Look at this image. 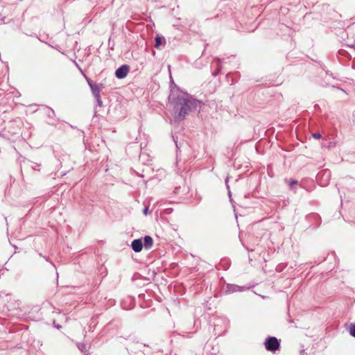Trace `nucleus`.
Wrapping results in <instances>:
<instances>
[{"instance_id":"f257e3e1","label":"nucleus","mask_w":355,"mask_h":355,"mask_svg":"<svg viewBox=\"0 0 355 355\" xmlns=\"http://www.w3.org/2000/svg\"><path fill=\"white\" fill-rule=\"evenodd\" d=\"M168 102L173 107L175 121H182L189 112L201 107L202 102L191 96L187 92H183L180 88L171 89L168 96Z\"/></svg>"},{"instance_id":"f03ea898","label":"nucleus","mask_w":355,"mask_h":355,"mask_svg":"<svg viewBox=\"0 0 355 355\" xmlns=\"http://www.w3.org/2000/svg\"><path fill=\"white\" fill-rule=\"evenodd\" d=\"M264 346L267 351L275 352L280 349V340L274 336H268L265 340Z\"/></svg>"},{"instance_id":"7ed1b4c3","label":"nucleus","mask_w":355,"mask_h":355,"mask_svg":"<svg viewBox=\"0 0 355 355\" xmlns=\"http://www.w3.org/2000/svg\"><path fill=\"white\" fill-rule=\"evenodd\" d=\"M130 71V67L128 64H123L115 71V76L119 79L125 78Z\"/></svg>"},{"instance_id":"20e7f679","label":"nucleus","mask_w":355,"mask_h":355,"mask_svg":"<svg viewBox=\"0 0 355 355\" xmlns=\"http://www.w3.org/2000/svg\"><path fill=\"white\" fill-rule=\"evenodd\" d=\"M246 288H245L244 286H238L236 284H228L227 285L226 293H236V292H242V291H245Z\"/></svg>"},{"instance_id":"39448f33","label":"nucleus","mask_w":355,"mask_h":355,"mask_svg":"<svg viewBox=\"0 0 355 355\" xmlns=\"http://www.w3.org/2000/svg\"><path fill=\"white\" fill-rule=\"evenodd\" d=\"M131 247H132V249L135 252H139L142 250V248H143V241H142V239H134L132 241V243H131Z\"/></svg>"},{"instance_id":"423d86ee","label":"nucleus","mask_w":355,"mask_h":355,"mask_svg":"<svg viewBox=\"0 0 355 355\" xmlns=\"http://www.w3.org/2000/svg\"><path fill=\"white\" fill-rule=\"evenodd\" d=\"M320 177H324V183H321V184L322 186L326 185L327 184V182H329V180H330V177H331V172H330V171L325 170V171H322L319 172L318 173L317 176H316L317 180H319V178Z\"/></svg>"},{"instance_id":"0eeeda50","label":"nucleus","mask_w":355,"mask_h":355,"mask_svg":"<svg viewBox=\"0 0 355 355\" xmlns=\"http://www.w3.org/2000/svg\"><path fill=\"white\" fill-rule=\"evenodd\" d=\"M166 44V39L163 36L157 35L155 37V45L156 49H159L161 46H164Z\"/></svg>"},{"instance_id":"6e6552de","label":"nucleus","mask_w":355,"mask_h":355,"mask_svg":"<svg viewBox=\"0 0 355 355\" xmlns=\"http://www.w3.org/2000/svg\"><path fill=\"white\" fill-rule=\"evenodd\" d=\"M153 239L150 236L146 235L144 237L143 247L149 250L153 247Z\"/></svg>"},{"instance_id":"1a4fd4ad","label":"nucleus","mask_w":355,"mask_h":355,"mask_svg":"<svg viewBox=\"0 0 355 355\" xmlns=\"http://www.w3.org/2000/svg\"><path fill=\"white\" fill-rule=\"evenodd\" d=\"M102 88H103V84H97V83H96L93 86L91 85V87H90L92 94H96V93H100Z\"/></svg>"},{"instance_id":"9d476101","label":"nucleus","mask_w":355,"mask_h":355,"mask_svg":"<svg viewBox=\"0 0 355 355\" xmlns=\"http://www.w3.org/2000/svg\"><path fill=\"white\" fill-rule=\"evenodd\" d=\"M77 347L78 349L83 352L85 355H88V351L87 349V345L84 343H78Z\"/></svg>"},{"instance_id":"9b49d317","label":"nucleus","mask_w":355,"mask_h":355,"mask_svg":"<svg viewBox=\"0 0 355 355\" xmlns=\"http://www.w3.org/2000/svg\"><path fill=\"white\" fill-rule=\"evenodd\" d=\"M215 60H216L218 62V64H217V67H216V70L212 72V76L214 77L218 76L222 70V66L220 63V59L215 58Z\"/></svg>"},{"instance_id":"f8f14e48","label":"nucleus","mask_w":355,"mask_h":355,"mask_svg":"<svg viewBox=\"0 0 355 355\" xmlns=\"http://www.w3.org/2000/svg\"><path fill=\"white\" fill-rule=\"evenodd\" d=\"M30 162V167L33 170L37 171H40V164L35 163V162Z\"/></svg>"},{"instance_id":"ddd939ff","label":"nucleus","mask_w":355,"mask_h":355,"mask_svg":"<svg viewBox=\"0 0 355 355\" xmlns=\"http://www.w3.org/2000/svg\"><path fill=\"white\" fill-rule=\"evenodd\" d=\"M46 114L50 118H53L55 116V112L50 107H46Z\"/></svg>"},{"instance_id":"4468645a","label":"nucleus","mask_w":355,"mask_h":355,"mask_svg":"<svg viewBox=\"0 0 355 355\" xmlns=\"http://www.w3.org/2000/svg\"><path fill=\"white\" fill-rule=\"evenodd\" d=\"M349 334L355 338V324H350L349 328Z\"/></svg>"},{"instance_id":"2eb2a0df","label":"nucleus","mask_w":355,"mask_h":355,"mask_svg":"<svg viewBox=\"0 0 355 355\" xmlns=\"http://www.w3.org/2000/svg\"><path fill=\"white\" fill-rule=\"evenodd\" d=\"M287 266V263H279L277 266L276 267V270L277 272H282L284 268H285Z\"/></svg>"},{"instance_id":"dca6fc26","label":"nucleus","mask_w":355,"mask_h":355,"mask_svg":"<svg viewBox=\"0 0 355 355\" xmlns=\"http://www.w3.org/2000/svg\"><path fill=\"white\" fill-rule=\"evenodd\" d=\"M170 88H171V89H174V90H177L178 88H179L176 84L174 83L172 77L171 76V82H170Z\"/></svg>"},{"instance_id":"f3484780","label":"nucleus","mask_w":355,"mask_h":355,"mask_svg":"<svg viewBox=\"0 0 355 355\" xmlns=\"http://www.w3.org/2000/svg\"><path fill=\"white\" fill-rule=\"evenodd\" d=\"M298 184V181L296 180H291V181L289 182L288 185L291 189H293L294 185Z\"/></svg>"},{"instance_id":"a211bd4d","label":"nucleus","mask_w":355,"mask_h":355,"mask_svg":"<svg viewBox=\"0 0 355 355\" xmlns=\"http://www.w3.org/2000/svg\"><path fill=\"white\" fill-rule=\"evenodd\" d=\"M312 137L314 138V139H318L320 138H321V134L319 133V132H315V133H313L312 134Z\"/></svg>"},{"instance_id":"6ab92c4d","label":"nucleus","mask_w":355,"mask_h":355,"mask_svg":"<svg viewBox=\"0 0 355 355\" xmlns=\"http://www.w3.org/2000/svg\"><path fill=\"white\" fill-rule=\"evenodd\" d=\"M87 83L89 86V87H91V85H94L96 84V83L93 82L91 79L89 78H87Z\"/></svg>"},{"instance_id":"aec40b11","label":"nucleus","mask_w":355,"mask_h":355,"mask_svg":"<svg viewBox=\"0 0 355 355\" xmlns=\"http://www.w3.org/2000/svg\"><path fill=\"white\" fill-rule=\"evenodd\" d=\"M94 97V98L96 100L101 99V95L100 93L93 94H92Z\"/></svg>"},{"instance_id":"412c9836","label":"nucleus","mask_w":355,"mask_h":355,"mask_svg":"<svg viewBox=\"0 0 355 355\" xmlns=\"http://www.w3.org/2000/svg\"><path fill=\"white\" fill-rule=\"evenodd\" d=\"M96 105L99 106V107H102L103 106V101L101 99H98V100H96Z\"/></svg>"},{"instance_id":"4be33fe9","label":"nucleus","mask_w":355,"mask_h":355,"mask_svg":"<svg viewBox=\"0 0 355 355\" xmlns=\"http://www.w3.org/2000/svg\"><path fill=\"white\" fill-rule=\"evenodd\" d=\"M149 212V209L148 207H145L144 209H143V214L144 215H147Z\"/></svg>"},{"instance_id":"5701e85b","label":"nucleus","mask_w":355,"mask_h":355,"mask_svg":"<svg viewBox=\"0 0 355 355\" xmlns=\"http://www.w3.org/2000/svg\"><path fill=\"white\" fill-rule=\"evenodd\" d=\"M225 183H226V186H227V189H228V194H229V196L230 198H231V192L230 191V187L229 185L227 184V178L225 180Z\"/></svg>"},{"instance_id":"b1692460","label":"nucleus","mask_w":355,"mask_h":355,"mask_svg":"<svg viewBox=\"0 0 355 355\" xmlns=\"http://www.w3.org/2000/svg\"><path fill=\"white\" fill-rule=\"evenodd\" d=\"M53 326L58 329H60L62 328V326L60 324H55V321L53 322Z\"/></svg>"},{"instance_id":"393cba45","label":"nucleus","mask_w":355,"mask_h":355,"mask_svg":"<svg viewBox=\"0 0 355 355\" xmlns=\"http://www.w3.org/2000/svg\"><path fill=\"white\" fill-rule=\"evenodd\" d=\"M300 355H307V354L305 352L304 349H302L300 351Z\"/></svg>"},{"instance_id":"a878e982","label":"nucleus","mask_w":355,"mask_h":355,"mask_svg":"<svg viewBox=\"0 0 355 355\" xmlns=\"http://www.w3.org/2000/svg\"><path fill=\"white\" fill-rule=\"evenodd\" d=\"M173 140H174V141H175V146H176V147H177V148H178V144H177V141H175V138H174V137H173Z\"/></svg>"},{"instance_id":"bb28decb","label":"nucleus","mask_w":355,"mask_h":355,"mask_svg":"<svg viewBox=\"0 0 355 355\" xmlns=\"http://www.w3.org/2000/svg\"><path fill=\"white\" fill-rule=\"evenodd\" d=\"M353 47H354V49H355V46H354Z\"/></svg>"}]
</instances>
